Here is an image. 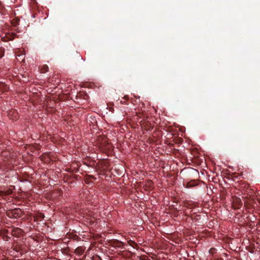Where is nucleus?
Masks as SVG:
<instances>
[{"label": "nucleus", "instance_id": "obj_10", "mask_svg": "<svg viewBox=\"0 0 260 260\" xmlns=\"http://www.w3.org/2000/svg\"><path fill=\"white\" fill-rule=\"evenodd\" d=\"M234 202H237L239 205H241L242 204V202H241V200L238 198H235Z\"/></svg>", "mask_w": 260, "mask_h": 260}, {"label": "nucleus", "instance_id": "obj_8", "mask_svg": "<svg viewBox=\"0 0 260 260\" xmlns=\"http://www.w3.org/2000/svg\"><path fill=\"white\" fill-rule=\"evenodd\" d=\"M84 181H85V183L87 184H88V183L91 182V180L90 179H89V178L87 176L85 177Z\"/></svg>", "mask_w": 260, "mask_h": 260}, {"label": "nucleus", "instance_id": "obj_13", "mask_svg": "<svg viewBox=\"0 0 260 260\" xmlns=\"http://www.w3.org/2000/svg\"><path fill=\"white\" fill-rule=\"evenodd\" d=\"M121 103H122V104H127V103H126L125 101H121Z\"/></svg>", "mask_w": 260, "mask_h": 260}, {"label": "nucleus", "instance_id": "obj_6", "mask_svg": "<svg viewBox=\"0 0 260 260\" xmlns=\"http://www.w3.org/2000/svg\"><path fill=\"white\" fill-rule=\"evenodd\" d=\"M127 242L129 245L132 246L134 248H136L137 246H138L137 244L133 241L129 240Z\"/></svg>", "mask_w": 260, "mask_h": 260}, {"label": "nucleus", "instance_id": "obj_11", "mask_svg": "<svg viewBox=\"0 0 260 260\" xmlns=\"http://www.w3.org/2000/svg\"><path fill=\"white\" fill-rule=\"evenodd\" d=\"M195 185L192 182H188L186 185V187H190L194 186Z\"/></svg>", "mask_w": 260, "mask_h": 260}, {"label": "nucleus", "instance_id": "obj_3", "mask_svg": "<svg viewBox=\"0 0 260 260\" xmlns=\"http://www.w3.org/2000/svg\"><path fill=\"white\" fill-rule=\"evenodd\" d=\"M12 190L11 189H9L6 191L0 190V196H4L6 195L11 194L12 193Z\"/></svg>", "mask_w": 260, "mask_h": 260}, {"label": "nucleus", "instance_id": "obj_7", "mask_svg": "<svg viewBox=\"0 0 260 260\" xmlns=\"http://www.w3.org/2000/svg\"><path fill=\"white\" fill-rule=\"evenodd\" d=\"M9 37H8V38L10 40H13L16 36L15 34H9Z\"/></svg>", "mask_w": 260, "mask_h": 260}, {"label": "nucleus", "instance_id": "obj_4", "mask_svg": "<svg viewBox=\"0 0 260 260\" xmlns=\"http://www.w3.org/2000/svg\"><path fill=\"white\" fill-rule=\"evenodd\" d=\"M84 248L82 247H78L75 250V252L79 255H81L84 251Z\"/></svg>", "mask_w": 260, "mask_h": 260}, {"label": "nucleus", "instance_id": "obj_12", "mask_svg": "<svg viewBox=\"0 0 260 260\" xmlns=\"http://www.w3.org/2000/svg\"><path fill=\"white\" fill-rule=\"evenodd\" d=\"M123 99L125 100H129V98L127 95H125L124 97H123Z\"/></svg>", "mask_w": 260, "mask_h": 260}, {"label": "nucleus", "instance_id": "obj_14", "mask_svg": "<svg viewBox=\"0 0 260 260\" xmlns=\"http://www.w3.org/2000/svg\"><path fill=\"white\" fill-rule=\"evenodd\" d=\"M110 111H111V112H113V108L110 107Z\"/></svg>", "mask_w": 260, "mask_h": 260}, {"label": "nucleus", "instance_id": "obj_9", "mask_svg": "<svg viewBox=\"0 0 260 260\" xmlns=\"http://www.w3.org/2000/svg\"><path fill=\"white\" fill-rule=\"evenodd\" d=\"M87 176L89 178V179L91 180V182H93L94 180L96 179V178L93 176L88 175Z\"/></svg>", "mask_w": 260, "mask_h": 260}, {"label": "nucleus", "instance_id": "obj_2", "mask_svg": "<svg viewBox=\"0 0 260 260\" xmlns=\"http://www.w3.org/2000/svg\"><path fill=\"white\" fill-rule=\"evenodd\" d=\"M11 234L15 237H19L22 234V230L19 228H11L9 230Z\"/></svg>", "mask_w": 260, "mask_h": 260}, {"label": "nucleus", "instance_id": "obj_5", "mask_svg": "<svg viewBox=\"0 0 260 260\" xmlns=\"http://www.w3.org/2000/svg\"><path fill=\"white\" fill-rule=\"evenodd\" d=\"M49 70V68L45 64L44 66H42V67L41 68V71L42 73H46Z\"/></svg>", "mask_w": 260, "mask_h": 260}, {"label": "nucleus", "instance_id": "obj_1", "mask_svg": "<svg viewBox=\"0 0 260 260\" xmlns=\"http://www.w3.org/2000/svg\"><path fill=\"white\" fill-rule=\"evenodd\" d=\"M7 215L10 218H17L23 215V212L20 209H15L14 210L9 211Z\"/></svg>", "mask_w": 260, "mask_h": 260}]
</instances>
